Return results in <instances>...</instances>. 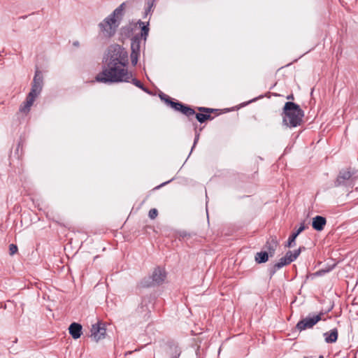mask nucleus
<instances>
[{
	"instance_id": "nucleus-31",
	"label": "nucleus",
	"mask_w": 358,
	"mask_h": 358,
	"mask_svg": "<svg viewBox=\"0 0 358 358\" xmlns=\"http://www.w3.org/2000/svg\"><path fill=\"white\" fill-rule=\"evenodd\" d=\"M73 45L75 46H78L79 45V42L78 41H76V42L73 43Z\"/></svg>"
},
{
	"instance_id": "nucleus-6",
	"label": "nucleus",
	"mask_w": 358,
	"mask_h": 358,
	"mask_svg": "<svg viewBox=\"0 0 358 358\" xmlns=\"http://www.w3.org/2000/svg\"><path fill=\"white\" fill-rule=\"evenodd\" d=\"M160 97L175 110L180 111L187 117L195 114V111L193 108L188 106H185L180 102H176L172 101L171 99L166 94H163L162 96H160Z\"/></svg>"
},
{
	"instance_id": "nucleus-5",
	"label": "nucleus",
	"mask_w": 358,
	"mask_h": 358,
	"mask_svg": "<svg viewBox=\"0 0 358 358\" xmlns=\"http://www.w3.org/2000/svg\"><path fill=\"white\" fill-rule=\"evenodd\" d=\"M358 178L357 171L348 169H342L335 181V186L350 185L353 186L355 180Z\"/></svg>"
},
{
	"instance_id": "nucleus-34",
	"label": "nucleus",
	"mask_w": 358,
	"mask_h": 358,
	"mask_svg": "<svg viewBox=\"0 0 358 358\" xmlns=\"http://www.w3.org/2000/svg\"><path fill=\"white\" fill-rule=\"evenodd\" d=\"M304 358H308V357H304Z\"/></svg>"
},
{
	"instance_id": "nucleus-19",
	"label": "nucleus",
	"mask_w": 358,
	"mask_h": 358,
	"mask_svg": "<svg viewBox=\"0 0 358 358\" xmlns=\"http://www.w3.org/2000/svg\"><path fill=\"white\" fill-rule=\"evenodd\" d=\"M324 340L327 343H335L338 339V330L334 328L324 334Z\"/></svg>"
},
{
	"instance_id": "nucleus-2",
	"label": "nucleus",
	"mask_w": 358,
	"mask_h": 358,
	"mask_svg": "<svg viewBox=\"0 0 358 358\" xmlns=\"http://www.w3.org/2000/svg\"><path fill=\"white\" fill-rule=\"evenodd\" d=\"M124 3L120 4L113 12L99 24L103 36L110 38L115 35L123 16Z\"/></svg>"
},
{
	"instance_id": "nucleus-4",
	"label": "nucleus",
	"mask_w": 358,
	"mask_h": 358,
	"mask_svg": "<svg viewBox=\"0 0 358 358\" xmlns=\"http://www.w3.org/2000/svg\"><path fill=\"white\" fill-rule=\"evenodd\" d=\"M105 62L106 64L112 63L127 67L128 53L119 45H112L108 48Z\"/></svg>"
},
{
	"instance_id": "nucleus-16",
	"label": "nucleus",
	"mask_w": 358,
	"mask_h": 358,
	"mask_svg": "<svg viewBox=\"0 0 358 358\" xmlns=\"http://www.w3.org/2000/svg\"><path fill=\"white\" fill-rule=\"evenodd\" d=\"M326 223L327 220L324 217L317 215L313 219L312 226L314 229L320 231L323 230Z\"/></svg>"
},
{
	"instance_id": "nucleus-7",
	"label": "nucleus",
	"mask_w": 358,
	"mask_h": 358,
	"mask_svg": "<svg viewBox=\"0 0 358 358\" xmlns=\"http://www.w3.org/2000/svg\"><path fill=\"white\" fill-rule=\"evenodd\" d=\"M159 353H165L169 358H178L181 354V350L178 345L172 341H169L160 345Z\"/></svg>"
},
{
	"instance_id": "nucleus-30",
	"label": "nucleus",
	"mask_w": 358,
	"mask_h": 358,
	"mask_svg": "<svg viewBox=\"0 0 358 358\" xmlns=\"http://www.w3.org/2000/svg\"><path fill=\"white\" fill-rule=\"evenodd\" d=\"M199 134L196 135V137H195V139H194V142L193 148L194 147L195 144L196 143V142H197V141L199 139Z\"/></svg>"
},
{
	"instance_id": "nucleus-20",
	"label": "nucleus",
	"mask_w": 358,
	"mask_h": 358,
	"mask_svg": "<svg viewBox=\"0 0 358 358\" xmlns=\"http://www.w3.org/2000/svg\"><path fill=\"white\" fill-rule=\"evenodd\" d=\"M305 229V225L302 224L300 227L296 230V231L294 232L289 238L285 247L292 248L295 244V240L299 234L302 232Z\"/></svg>"
},
{
	"instance_id": "nucleus-33",
	"label": "nucleus",
	"mask_w": 358,
	"mask_h": 358,
	"mask_svg": "<svg viewBox=\"0 0 358 358\" xmlns=\"http://www.w3.org/2000/svg\"><path fill=\"white\" fill-rule=\"evenodd\" d=\"M319 358H324V357L321 355L319 357Z\"/></svg>"
},
{
	"instance_id": "nucleus-21",
	"label": "nucleus",
	"mask_w": 358,
	"mask_h": 358,
	"mask_svg": "<svg viewBox=\"0 0 358 358\" xmlns=\"http://www.w3.org/2000/svg\"><path fill=\"white\" fill-rule=\"evenodd\" d=\"M304 249V247L299 248V249L294 250V252L289 250L285 255V257L287 259L289 262L292 263L294 260L297 259V257L299 256L301 249Z\"/></svg>"
},
{
	"instance_id": "nucleus-26",
	"label": "nucleus",
	"mask_w": 358,
	"mask_h": 358,
	"mask_svg": "<svg viewBox=\"0 0 358 358\" xmlns=\"http://www.w3.org/2000/svg\"><path fill=\"white\" fill-rule=\"evenodd\" d=\"M158 215L157 210L155 208H152L149 211V217L150 219H155Z\"/></svg>"
},
{
	"instance_id": "nucleus-18",
	"label": "nucleus",
	"mask_w": 358,
	"mask_h": 358,
	"mask_svg": "<svg viewBox=\"0 0 358 358\" xmlns=\"http://www.w3.org/2000/svg\"><path fill=\"white\" fill-rule=\"evenodd\" d=\"M141 38L139 35H136L131 38V53H140V48H141Z\"/></svg>"
},
{
	"instance_id": "nucleus-28",
	"label": "nucleus",
	"mask_w": 358,
	"mask_h": 358,
	"mask_svg": "<svg viewBox=\"0 0 358 358\" xmlns=\"http://www.w3.org/2000/svg\"><path fill=\"white\" fill-rule=\"evenodd\" d=\"M153 6V0H148V10L147 12H150L152 7Z\"/></svg>"
},
{
	"instance_id": "nucleus-17",
	"label": "nucleus",
	"mask_w": 358,
	"mask_h": 358,
	"mask_svg": "<svg viewBox=\"0 0 358 358\" xmlns=\"http://www.w3.org/2000/svg\"><path fill=\"white\" fill-rule=\"evenodd\" d=\"M289 264H290V262H289V261H287L285 257L280 258L278 262L274 264L272 266V267L270 268L269 273H270L271 277H272L276 273V271L280 269L283 266H287Z\"/></svg>"
},
{
	"instance_id": "nucleus-22",
	"label": "nucleus",
	"mask_w": 358,
	"mask_h": 358,
	"mask_svg": "<svg viewBox=\"0 0 358 358\" xmlns=\"http://www.w3.org/2000/svg\"><path fill=\"white\" fill-rule=\"evenodd\" d=\"M268 257H270L268 252L265 251H261L256 254L255 261L259 264L265 263L268 261Z\"/></svg>"
},
{
	"instance_id": "nucleus-8",
	"label": "nucleus",
	"mask_w": 358,
	"mask_h": 358,
	"mask_svg": "<svg viewBox=\"0 0 358 358\" xmlns=\"http://www.w3.org/2000/svg\"><path fill=\"white\" fill-rule=\"evenodd\" d=\"M324 315L323 312H320L319 314L308 316L301 320H300L296 326V328L301 331L306 329L312 328L315 324H316L320 320H322V317Z\"/></svg>"
},
{
	"instance_id": "nucleus-32",
	"label": "nucleus",
	"mask_w": 358,
	"mask_h": 358,
	"mask_svg": "<svg viewBox=\"0 0 358 358\" xmlns=\"http://www.w3.org/2000/svg\"><path fill=\"white\" fill-rule=\"evenodd\" d=\"M287 99H293V95H289L287 96Z\"/></svg>"
},
{
	"instance_id": "nucleus-13",
	"label": "nucleus",
	"mask_w": 358,
	"mask_h": 358,
	"mask_svg": "<svg viewBox=\"0 0 358 358\" xmlns=\"http://www.w3.org/2000/svg\"><path fill=\"white\" fill-rule=\"evenodd\" d=\"M198 110H199L200 112L206 113V114H203V113H196V118L199 122L203 123L208 120L213 119V117L210 115V113L213 111V109L208 108H205V107H199Z\"/></svg>"
},
{
	"instance_id": "nucleus-12",
	"label": "nucleus",
	"mask_w": 358,
	"mask_h": 358,
	"mask_svg": "<svg viewBox=\"0 0 358 358\" xmlns=\"http://www.w3.org/2000/svg\"><path fill=\"white\" fill-rule=\"evenodd\" d=\"M36 98V97L33 95L28 94L26 97V100L20 105L19 112L25 115L28 114Z\"/></svg>"
},
{
	"instance_id": "nucleus-15",
	"label": "nucleus",
	"mask_w": 358,
	"mask_h": 358,
	"mask_svg": "<svg viewBox=\"0 0 358 358\" xmlns=\"http://www.w3.org/2000/svg\"><path fill=\"white\" fill-rule=\"evenodd\" d=\"M82 326L81 324L73 322L71 324V325L69 327V334L74 339H78L80 337L82 334Z\"/></svg>"
},
{
	"instance_id": "nucleus-10",
	"label": "nucleus",
	"mask_w": 358,
	"mask_h": 358,
	"mask_svg": "<svg viewBox=\"0 0 358 358\" xmlns=\"http://www.w3.org/2000/svg\"><path fill=\"white\" fill-rule=\"evenodd\" d=\"M43 85V81L42 73L39 70L37 69L35 72L33 83L31 85V89L29 94H31L34 96L37 97L42 90Z\"/></svg>"
},
{
	"instance_id": "nucleus-29",
	"label": "nucleus",
	"mask_w": 358,
	"mask_h": 358,
	"mask_svg": "<svg viewBox=\"0 0 358 358\" xmlns=\"http://www.w3.org/2000/svg\"><path fill=\"white\" fill-rule=\"evenodd\" d=\"M327 271H328L320 270V271H318L316 273H315L314 275H322L324 274L325 273H327Z\"/></svg>"
},
{
	"instance_id": "nucleus-14",
	"label": "nucleus",
	"mask_w": 358,
	"mask_h": 358,
	"mask_svg": "<svg viewBox=\"0 0 358 358\" xmlns=\"http://www.w3.org/2000/svg\"><path fill=\"white\" fill-rule=\"evenodd\" d=\"M278 245V241L276 237L272 236L267 241L265 245V248L267 250L266 252H268L270 257H272L274 256Z\"/></svg>"
},
{
	"instance_id": "nucleus-25",
	"label": "nucleus",
	"mask_w": 358,
	"mask_h": 358,
	"mask_svg": "<svg viewBox=\"0 0 358 358\" xmlns=\"http://www.w3.org/2000/svg\"><path fill=\"white\" fill-rule=\"evenodd\" d=\"M138 55H139V54L131 53L130 57H131V64L133 66L136 65V64L138 62Z\"/></svg>"
},
{
	"instance_id": "nucleus-24",
	"label": "nucleus",
	"mask_w": 358,
	"mask_h": 358,
	"mask_svg": "<svg viewBox=\"0 0 358 358\" xmlns=\"http://www.w3.org/2000/svg\"><path fill=\"white\" fill-rule=\"evenodd\" d=\"M130 82H131L135 86H136L137 87L141 89L142 90H143L144 92H148V90L147 88H145L143 85L141 83V81H139L138 80L136 79V78H133L131 77V78L130 79Z\"/></svg>"
},
{
	"instance_id": "nucleus-27",
	"label": "nucleus",
	"mask_w": 358,
	"mask_h": 358,
	"mask_svg": "<svg viewBox=\"0 0 358 358\" xmlns=\"http://www.w3.org/2000/svg\"><path fill=\"white\" fill-rule=\"evenodd\" d=\"M17 251V245L14 244H10L9 245V252L10 255H15Z\"/></svg>"
},
{
	"instance_id": "nucleus-9",
	"label": "nucleus",
	"mask_w": 358,
	"mask_h": 358,
	"mask_svg": "<svg viewBox=\"0 0 358 358\" xmlns=\"http://www.w3.org/2000/svg\"><path fill=\"white\" fill-rule=\"evenodd\" d=\"M166 278V273L165 271L159 267L155 268L152 274V282L147 283L146 282H142L143 286L150 287L155 285H160L164 282Z\"/></svg>"
},
{
	"instance_id": "nucleus-1",
	"label": "nucleus",
	"mask_w": 358,
	"mask_h": 358,
	"mask_svg": "<svg viewBox=\"0 0 358 358\" xmlns=\"http://www.w3.org/2000/svg\"><path fill=\"white\" fill-rule=\"evenodd\" d=\"M132 74L126 67L108 63L103 67L102 71L98 73L96 80L103 83H129Z\"/></svg>"
},
{
	"instance_id": "nucleus-11",
	"label": "nucleus",
	"mask_w": 358,
	"mask_h": 358,
	"mask_svg": "<svg viewBox=\"0 0 358 358\" xmlns=\"http://www.w3.org/2000/svg\"><path fill=\"white\" fill-rule=\"evenodd\" d=\"M90 332L91 337L93 338L96 342H98L99 341L105 338L106 334V329L103 323L101 322H97L96 323L92 325Z\"/></svg>"
},
{
	"instance_id": "nucleus-3",
	"label": "nucleus",
	"mask_w": 358,
	"mask_h": 358,
	"mask_svg": "<svg viewBox=\"0 0 358 358\" xmlns=\"http://www.w3.org/2000/svg\"><path fill=\"white\" fill-rule=\"evenodd\" d=\"M282 122L289 127L299 126L304 116V112L300 106L291 101L286 102L283 108Z\"/></svg>"
},
{
	"instance_id": "nucleus-23",
	"label": "nucleus",
	"mask_w": 358,
	"mask_h": 358,
	"mask_svg": "<svg viewBox=\"0 0 358 358\" xmlns=\"http://www.w3.org/2000/svg\"><path fill=\"white\" fill-rule=\"evenodd\" d=\"M138 24H139L140 27H141V33L140 37L141 39L143 37L144 40L145 41L146 37L148 35V32H149V27H148L149 24L147 23V24H145V22H141V21H139Z\"/></svg>"
}]
</instances>
